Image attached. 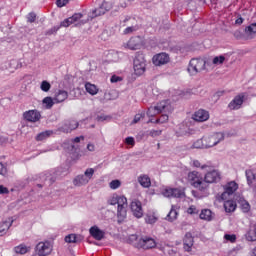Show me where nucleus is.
<instances>
[{"instance_id":"obj_1","label":"nucleus","mask_w":256,"mask_h":256,"mask_svg":"<svg viewBox=\"0 0 256 256\" xmlns=\"http://www.w3.org/2000/svg\"><path fill=\"white\" fill-rule=\"evenodd\" d=\"M159 113H164L160 116V118L153 121V119H150L148 123H167L169 121V114L173 113V106L171 105V101L164 100L155 106H151L148 108L147 116L148 117H155V115H159Z\"/></svg>"},{"instance_id":"obj_2","label":"nucleus","mask_w":256,"mask_h":256,"mask_svg":"<svg viewBox=\"0 0 256 256\" xmlns=\"http://www.w3.org/2000/svg\"><path fill=\"white\" fill-rule=\"evenodd\" d=\"M108 205H118L117 207V219L118 223L121 224L127 219V197L118 194H113L108 200Z\"/></svg>"},{"instance_id":"obj_3","label":"nucleus","mask_w":256,"mask_h":256,"mask_svg":"<svg viewBox=\"0 0 256 256\" xmlns=\"http://www.w3.org/2000/svg\"><path fill=\"white\" fill-rule=\"evenodd\" d=\"M94 175H95V169L87 168L84 174L77 175L73 179L74 187H85V185H88L91 179H93Z\"/></svg>"},{"instance_id":"obj_4","label":"nucleus","mask_w":256,"mask_h":256,"mask_svg":"<svg viewBox=\"0 0 256 256\" xmlns=\"http://www.w3.org/2000/svg\"><path fill=\"white\" fill-rule=\"evenodd\" d=\"M188 181L192 187L199 189V191H205L209 187L197 171H192L188 174Z\"/></svg>"},{"instance_id":"obj_5","label":"nucleus","mask_w":256,"mask_h":256,"mask_svg":"<svg viewBox=\"0 0 256 256\" xmlns=\"http://www.w3.org/2000/svg\"><path fill=\"white\" fill-rule=\"evenodd\" d=\"M205 65H207V62L205 61V59L193 58L190 60L187 71L191 75H197V73H201V71H205Z\"/></svg>"},{"instance_id":"obj_6","label":"nucleus","mask_w":256,"mask_h":256,"mask_svg":"<svg viewBox=\"0 0 256 256\" xmlns=\"http://www.w3.org/2000/svg\"><path fill=\"white\" fill-rule=\"evenodd\" d=\"M224 140H225V134L221 132H217L210 136L204 137L206 149L215 147V145H219V143H221V141H224Z\"/></svg>"},{"instance_id":"obj_7","label":"nucleus","mask_w":256,"mask_h":256,"mask_svg":"<svg viewBox=\"0 0 256 256\" xmlns=\"http://www.w3.org/2000/svg\"><path fill=\"white\" fill-rule=\"evenodd\" d=\"M145 67H147L145 56L143 54H137L134 59V73L136 75H143L145 73Z\"/></svg>"},{"instance_id":"obj_8","label":"nucleus","mask_w":256,"mask_h":256,"mask_svg":"<svg viewBox=\"0 0 256 256\" xmlns=\"http://www.w3.org/2000/svg\"><path fill=\"white\" fill-rule=\"evenodd\" d=\"M243 103H245V93H240L230 101L228 109L230 111H239L243 107Z\"/></svg>"},{"instance_id":"obj_9","label":"nucleus","mask_w":256,"mask_h":256,"mask_svg":"<svg viewBox=\"0 0 256 256\" xmlns=\"http://www.w3.org/2000/svg\"><path fill=\"white\" fill-rule=\"evenodd\" d=\"M53 251V244L49 241L39 242L35 247L36 255H49Z\"/></svg>"},{"instance_id":"obj_10","label":"nucleus","mask_w":256,"mask_h":256,"mask_svg":"<svg viewBox=\"0 0 256 256\" xmlns=\"http://www.w3.org/2000/svg\"><path fill=\"white\" fill-rule=\"evenodd\" d=\"M22 117L28 123H37V121H41V112L38 110H28L23 113Z\"/></svg>"},{"instance_id":"obj_11","label":"nucleus","mask_w":256,"mask_h":256,"mask_svg":"<svg viewBox=\"0 0 256 256\" xmlns=\"http://www.w3.org/2000/svg\"><path fill=\"white\" fill-rule=\"evenodd\" d=\"M154 247H157V242H155V239L147 236L140 238L137 244L138 249H153Z\"/></svg>"},{"instance_id":"obj_12","label":"nucleus","mask_w":256,"mask_h":256,"mask_svg":"<svg viewBox=\"0 0 256 256\" xmlns=\"http://www.w3.org/2000/svg\"><path fill=\"white\" fill-rule=\"evenodd\" d=\"M169 61H170L169 54L165 52L156 54L152 58V62L154 63V65H156V67H161V65H167Z\"/></svg>"},{"instance_id":"obj_13","label":"nucleus","mask_w":256,"mask_h":256,"mask_svg":"<svg viewBox=\"0 0 256 256\" xmlns=\"http://www.w3.org/2000/svg\"><path fill=\"white\" fill-rule=\"evenodd\" d=\"M221 181V174L217 170H209L204 176V183L209 185V183H217Z\"/></svg>"},{"instance_id":"obj_14","label":"nucleus","mask_w":256,"mask_h":256,"mask_svg":"<svg viewBox=\"0 0 256 256\" xmlns=\"http://www.w3.org/2000/svg\"><path fill=\"white\" fill-rule=\"evenodd\" d=\"M130 209L134 217H137V219H141V217H143V206L141 201L137 199L133 200L130 204Z\"/></svg>"},{"instance_id":"obj_15","label":"nucleus","mask_w":256,"mask_h":256,"mask_svg":"<svg viewBox=\"0 0 256 256\" xmlns=\"http://www.w3.org/2000/svg\"><path fill=\"white\" fill-rule=\"evenodd\" d=\"M237 189H239V185H237L235 181L229 182L225 186V191L221 194V199L223 201H227L229 195H233V193H235Z\"/></svg>"},{"instance_id":"obj_16","label":"nucleus","mask_w":256,"mask_h":256,"mask_svg":"<svg viewBox=\"0 0 256 256\" xmlns=\"http://www.w3.org/2000/svg\"><path fill=\"white\" fill-rule=\"evenodd\" d=\"M164 197H176L177 199H181L184 197L185 192L179 188H166L162 192Z\"/></svg>"},{"instance_id":"obj_17","label":"nucleus","mask_w":256,"mask_h":256,"mask_svg":"<svg viewBox=\"0 0 256 256\" xmlns=\"http://www.w3.org/2000/svg\"><path fill=\"white\" fill-rule=\"evenodd\" d=\"M247 185L256 192V169H247L245 171Z\"/></svg>"},{"instance_id":"obj_18","label":"nucleus","mask_w":256,"mask_h":256,"mask_svg":"<svg viewBox=\"0 0 256 256\" xmlns=\"http://www.w3.org/2000/svg\"><path fill=\"white\" fill-rule=\"evenodd\" d=\"M192 119L194 121H198V123L209 121V111L205 109H199L193 114Z\"/></svg>"},{"instance_id":"obj_19","label":"nucleus","mask_w":256,"mask_h":256,"mask_svg":"<svg viewBox=\"0 0 256 256\" xmlns=\"http://www.w3.org/2000/svg\"><path fill=\"white\" fill-rule=\"evenodd\" d=\"M83 18V14L76 13L72 17L66 18L64 21L60 23V27H69L73 25V23H77Z\"/></svg>"},{"instance_id":"obj_20","label":"nucleus","mask_w":256,"mask_h":256,"mask_svg":"<svg viewBox=\"0 0 256 256\" xmlns=\"http://www.w3.org/2000/svg\"><path fill=\"white\" fill-rule=\"evenodd\" d=\"M109 9H111L109 3L103 2L99 8L92 11L91 18L93 19L95 17H101V15H105Z\"/></svg>"},{"instance_id":"obj_21","label":"nucleus","mask_w":256,"mask_h":256,"mask_svg":"<svg viewBox=\"0 0 256 256\" xmlns=\"http://www.w3.org/2000/svg\"><path fill=\"white\" fill-rule=\"evenodd\" d=\"M126 47L131 51H137V49H141V37L136 36L130 38L126 44Z\"/></svg>"},{"instance_id":"obj_22","label":"nucleus","mask_w":256,"mask_h":256,"mask_svg":"<svg viewBox=\"0 0 256 256\" xmlns=\"http://www.w3.org/2000/svg\"><path fill=\"white\" fill-rule=\"evenodd\" d=\"M91 237L96 239V241H101L105 237V232L97 226H92L89 230Z\"/></svg>"},{"instance_id":"obj_23","label":"nucleus","mask_w":256,"mask_h":256,"mask_svg":"<svg viewBox=\"0 0 256 256\" xmlns=\"http://www.w3.org/2000/svg\"><path fill=\"white\" fill-rule=\"evenodd\" d=\"M138 183H140L141 187H144V189H149L151 187V178H149V175L141 174L137 178Z\"/></svg>"},{"instance_id":"obj_24","label":"nucleus","mask_w":256,"mask_h":256,"mask_svg":"<svg viewBox=\"0 0 256 256\" xmlns=\"http://www.w3.org/2000/svg\"><path fill=\"white\" fill-rule=\"evenodd\" d=\"M11 225H13V220L9 218L8 220L0 223V237H3L7 231L11 228Z\"/></svg>"},{"instance_id":"obj_25","label":"nucleus","mask_w":256,"mask_h":256,"mask_svg":"<svg viewBox=\"0 0 256 256\" xmlns=\"http://www.w3.org/2000/svg\"><path fill=\"white\" fill-rule=\"evenodd\" d=\"M67 97H69V93H67V91L59 90L55 94L54 101L55 103H63V101H65Z\"/></svg>"},{"instance_id":"obj_26","label":"nucleus","mask_w":256,"mask_h":256,"mask_svg":"<svg viewBox=\"0 0 256 256\" xmlns=\"http://www.w3.org/2000/svg\"><path fill=\"white\" fill-rule=\"evenodd\" d=\"M191 247H193V235L188 232L184 237V249L189 252L191 251Z\"/></svg>"},{"instance_id":"obj_27","label":"nucleus","mask_w":256,"mask_h":256,"mask_svg":"<svg viewBox=\"0 0 256 256\" xmlns=\"http://www.w3.org/2000/svg\"><path fill=\"white\" fill-rule=\"evenodd\" d=\"M247 241H256V224H251L245 235Z\"/></svg>"},{"instance_id":"obj_28","label":"nucleus","mask_w":256,"mask_h":256,"mask_svg":"<svg viewBox=\"0 0 256 256\" xmlns=\"http://www.w3.org/2000/svg\"><path fill=\"white\" fill-rule=\"evenodd\" d=\"M224 209L226 213H233V211L237 209V203H235L233 200H226L224 202Z\"/></svg>"},{"instance_id":"obj_29","label":"nucleus","mask_w":256,"mask_h":256,"mask_svg":"<svg viewBox=\"0 0 256 256\" xmlns=\"http://www.w3.org/2000/svg\"><path fill=\"white\" fill-rule=\"evenodd\" d=\"M14 251L18 255H26V253H29V251H31V247L26 246L25 244H20L14 248Z\"/></svg>"},{"instance_id":"obj_30","label":"nucleus","mask_w":256,"mask_h":256,"mask_svg":"<svg viewBox=\"0 0 256 256\" xmlns=\"http://www.w3.org/2000/svg\"><path fill=\"white\" fill-rule=\"evenodd\" d=\"M245 34L249 39H253L256 36V23H252L246 27Z\"/></svg>"},{"instance_id":"obj_31","label":"nucleus","mask_w":256,"mask_h":256,"mask_svg":"<svg viewBox=\"0 0 256 256\" xmlns=\"http://www.w3.org/2000/svg\"><path fill=\"white\" fill-rule=\"evenodd\" d=\"M51 135H53V130H46V131L40 132L36 136V141H46V139H49Z\"/></svg>"},{"instance_id":"obj_32","label":"nucleus","mask_w":256,"mask_h":256,"mask_svg":"<svg viewBox=\"0 0 256 256\" xmlns=\"http://www.w3.org/2000/svg\"><path fill=\"white\" fill-rule=\"evenodd\" d=\"M85 89L89 95H97L99 93V88L95 84L87 82L85 84Z\"/></svg>"},{"instance_id":"obj_33","label":"nucleus","mask_w":256,"mask_h":256,"mask_svg":"<svg viewBox=\"0 0 256 256\" xmlns=\"http://www.w3.org/2000/svg\"><path fill=\"white\" fill-rule=\"evenodd\" d=\"M85 137L84 136H79L74 139L70 140V151H77L79 149V146H76L75 143H81V141H84Z\"/></svg>"},{"instance_id":"obj_34","label":"nucleus","mask_w":256,"mask_h":256,"mask_svg":"<svg viewBox=\"0 0 256 256\" xmlns=\"http://www.w3.org/2000/svg\"><path fill=\"white\" fill-rule=\"evenodd\" d=\"M193 149H207V146L205 145V137L202 139L196 140L193 145Z\"/></svg>"},{"instance_id":"obj_35","label":"nucleus","mask_w":256,"mask_h":256,"mask_svg":"<svg viewBox=\"0 0 256 256\" xmlns=\"http://www.w3.org/2000/svg\"><path fill=\"white\" fill-rule=\"evenodd\" d=\"M200 219H203L204 221H211L212 219V212L209 209H204L200 213Z\"/></svg>"},{"instance_id":"obj_36","label":"nucleus","mask_w":256,"mask_h":256,"mask_svg":"<svg viewBox=\"0 0 256 256\" xmlns=\"http://www.w3.org/2000/svg\"><path fill=\"white\" fill-rule=\"evenodd\" d=\"M179 215V212H177V208L175 206H172L170 212L168 213L166 219L168 221H175L177 219V216Z\"/></svg>"},{"instance_id":"obj_37","label":"nucleus","mask_w":256,"mask_h":256,"mask_svg":"<svg viewBox=\"0 0 256 256\" xmlns=\"http://www.w3.org/2000/svg\"><path fill=\"white\" fill-rule=\"evenodd\" d=\"M42 103H43V105H45L46 109H51L53 107L54 103H57V102H55V98L53 99V98L47 96L42 100Z\"/></svg>"},{"instance_id":"obj_38","label":"nucleus","mask_w":256,"mask_h":256,"mask_svg":"<svg viewBox=\"0 0 256 256\" xmlns=\"http://www.w3.org/2000/svg\"><path fill=\"white\" fill-rule=\"evenodd\" d=\"M40 89L44 93H49V91L51 90V83H49V81L47 80H43L40 84Z\"/></svg>"},{"instance_id":"obj_39","label":"nucleus","mask_w":256,"mask_h":256,"mask_svg":"<svg viewBox=\"0 0 256 256\" xmlns=\"http://www.w3.org/2000/svg\"><path fill=\"white\" fill-rule=\"evenodd\" d=\"M65 241H66V243H79V239H78L77 235H75V234H70V235L66 236Z\"/></svg>"},{"instance_id":"obj_40","label":"nucleus","mask_w":256,"mask_h":256,"mask_svg":"<svg viewBox=\"0 0 256 256\" xmlns=\"http://www.w3.org/2000/svg\"><path fill=\"white\" fill-rule=\"evenodd\" d=\"M145 222L148 223L149 225H153L154 223H157V218L155 217L154 214H148L145 217Z\"/></svg>"},{"instance_id":"obj_41","label":"nucleus","mask_w":256,"mask_h":256,"mask_svg":"<svg viewBox=\"0 0 256 256\" xmlns=\"http://www.w3.org/2000/svg\"><path fill=\"white\" fill-rule=\"evenodd\" d=\"M135 31H139V26H129L123 31V33L124 35H131V33H135Z\"/></svg>"},{"instance_id":"obj_42","label":"nucleus","mask_w":256,"mask_h":256,"mask_svg":"<svg viewBox=\"0 0 256 256\" xmlns=\"http://www.w3.org/2000/svg\"><path fill=\"white\" fill-rule=\"evenodd\" d=\"M128 242L137 247V245L139 244V237L137 236V234H132L129 236Z\"/></svg>"},{"instance_id":"obj_43","label":"nucleus","mask_w":256,"mask_h":256,"mask_svg":"<svg viewBox=\"0 0 256 256\" xmlns=\"http://www.w3.org/2000/svg\"><path fill=\"white\" fill-rule=\"evenodd\" d=\"M225 62V56H216L213 58V65H223Z\"/></svg>"},{"instance_id":"obj_44","label":"nucleus","mask_w":256,"mask_h":256,"mask_svg":"<svg viewBox=\"0 0 256 256\" xmlns=\"http://www.w3.org/2000/svg\"><path fill=\"white\" fill-rule=\"evenodd\" d=\"M109 187L110 189H119V187H121V181L120 180H112L110 183H109Z\"/></svg>"},{"instance_id":"obj_45","label":"nucleus","mask_w":256,"mask_h":256,"mask_svg":"<svg viewBox=\"0 0 256 256\" xmlns=\"http://www.w3.org/2000/svg\"><path fill=\"white\" fill-rule=\"evenodd\" d=\"M193 167H200L202 170L203 169H211V167L207 164L201 165V162H199V160H194L193 161Z\"/></svg>"},{"instance_id":"obj_46","label":"nucleus","mask_w":256,"mask_h":256,"mask_svg":"<svg viewBox=\"0 0 256 256\" xmlns=\"http://www.w3.org/2000/svg\"><path fill=\"white\" fill-rule=\"evenodd\" d=\"M187 213L189 215H198L199 213V209H197V207L195 205H192L190 206L188 209H187Z\"/></svg>"},{"instance_id":"obj_47","label":"nucleus","mask_w":256,"mask_h":256,"mask_svg":"<svg viewBox=\"0 0 256 256\" xmlns=\"http://www.w3.org/2000/svg\"><path fill=\"white\" fill-rule=\"evenodd\" d=\"M224 239L230 241V243H235V241H237V236H235V234H225Z\"/></svg>"},{"instance_id":"obj_48","label":"nucleus","mask_w":256,"mask_h":256,"mask_svg":"<svg viewBox=\"0 0 256 256\" xmlns=\"http://www.w3.org/2000/svg\"><path fill=\"white\" fill-rule=\"evenodd\" d=\"M10 65L13 69H21L23 67V65L21 64V62L17 61V60H11L10 61Z\"/></svg>"},{"instance_id":"obj_49","label":"nucleus","mask_w":256,"mask_h":256,"mask_svg":"<svg viewBox=\"0 0 256 256\" xmlns=\"http://www.w3.org/2000/svg\"><path fill=\"white\" fill-rule=\"evenodd\" d=\"M77 127H79V122L71 121L69 124V130H66V133H69V131H74V129H77Z\"/></svg>"},{"instance_id":"obj_50","label":"nucleus","mask_w":256,"mask_h":256,"mask_svg":"<svg viewBox=\"0 0 256 256\" xmlns=\"http://www.w3.org/2000/svg\"><path fill=\"white\" fill-rule=\"evenodd\" d=\"M143 117H145V112L136 114L134 116L133 123H139V121H141V119H143Z\"/></svg>"},{"instance_id":"obj_51","label":"nucleus","mask_w":256,"mask_h":256,"mask_svg":"<svg viewBox=\"0 0 256 256\" xmlns=\"http://www.w3.org/2000/svg\"><path fill=\"white\" fill-rule=\"evenodd\" d=\"M28 23H35V19H37V15L33 12L28 14Z\"/></svg>"},{"instance_id":"obj_52","label":"nucleus","mask_w":256,"mask_h":256,"mask_svg":"<svg viewBox=\"0 0 256 256\" xmlns=\"http://www.w3.org/2000/svg\"><path fill=\"white\" fill-rule=\"evenodd\" d=\"M126 145H131L132 147L135 145V138L133 137H127L125 139Z\"/></svg>"},{"instance_id":"obj_53","label":"nucleus","mask_w":256,"mask_h":256,"mask_svg":"<svg viewBox=\"0 0 256 256\" xmlns=\"http://www.w3.org/2000/svg\"><path fill=\"white\" fill-rule=\"evenodd\" d=\"M162 131L161 130H151L149 133L150 137H159L161 135Z\"/></svg>"},{"instance_id":"obj_54","label":"nucleus","mask_w":256,"mask_h":256,"mask_svg":"<svg viewBox=\"0 0 256 256\" xmlns=\"http://www.w3.org/2000/svg\"><path fill=\"white\" fill-rule=\"evenodd\" d=\"M67 3H69V0H57L56 1L57 7H65V5H67Z\"/></svg>"},{"instance_id":"obj_55","label":"nucleus","mask_w":256,"mask_h":256,"mask_svg":"<svg viewBox=\"0 0 256 256\" xmlns=\"http://www.w3.org/2000/svg\"><path fill=\"white\" fill-rule=\"evenodd\" d=\"M110 81L111 83H119V81H123V78L117 76V75H113L111 78H110Z\"/></svg>"},{"instance_id":"obj_56","label":"nucleus","mask_w":256,"mask_h":256,"mask_svg":"<svg viewBox=\"0 0 256 256\" xmlns=\"http://www.w3.org/2000/svg\"><path fill=\"white\" fill-rule=\"evenodd\" d=\"M0 175H7V167L0 162Z\"/></svg>"},{"instance_id":"obj_57","label":"nucleus","mask_w":256,"mask_h":256,"mask_svg":"<svg viewBox=\"0 0 256 256\" xmlns=\"http://www.w3.org/2000/svg\"><path fill=\"white\" fill-rule=\"evenodd\" d=\"M7 193H9V189L3 185H0V195H7Z\"/></svg>"},{"instance_id":"obj_58","label":"nucleus","mask_w":256,"mask_h":256,"mask_svg":"<svg viewBox=\"0 0 256 256\" xmlns=\"http://www.w3.org/2000/svg\"><path fill=\"white\" fill-rule=\"evenodd\" d=\"M251 208V206H249V202H245L242 205V209L247 213V211H249V209Z\"/></svg>"},{"instance_id":"obj_59","label":"nucleus","mask_w":256,"mask_h":256,"mask_svg":"<svg viewBox=\"0 0 256 256\" xmlns=\"http://www.w3.org/2000/svg\"><path fill=\"white\" fill-rule=\"evenodd\" d=\"M108 118H109V117H108V116H105V115L98 116V117H97V121H101V122L107 121Z\"/></svg>"},{"instance_id":"obj_60","label":"nucleus","mask_w":256,"mask_h":256,"mask_svg":"<svg viewBox=\"0 0 256 256\" xmlns=\"http://www.w3.org/2000/svg\"><path fill=\"white\" fill-rule=\"evenodd\" d=\"M87 149H88V151L93 152V151H95V145H94V144L89 143V144L87 145Z\"/></svg>"},{"instance_id":"obj_61","label":"nucleus","mask_w":256,"mask_h":256,"mask_svg":"<svg viewBox=\"0 0 256 256\" xmlns=\"http://www.w3.org/2000/svg\"><path fill=\"white\" fill-rule=\"evenodd\" d=\"M46 181H48L49 185H52V183H55V178L47 176Z\"/></svg>"},{"instance_id":"obj_62","label":"nucleus","mask_w":256,"mask_h":256,"mask_svg":"<svg viewBox=\"0 0 256 256\" xmlns=\"http://www.w3.org/2000/svg\"><path fill=\"white\" fill-rule=\"evenodd\" d=\"M235 23H236V25H242L243 18L240 17V18L236 19Z\"/></svg>"},{"instance_id":"obj_63","label":"nucleus","mask_w":256,"mask_h":256,"mask_svg":"<svg viewBox=\"0 0 256 256\" xmlns=\"http://www.w3.org/2000/svg\"><path fill=\"white\" fill-rule=\"evenodd\" d=\"M217 97H221L223 95V91H219L216 93Z\"/></svg>"},{"instance_id":"obj_64","label":"nucleus","mask_w":256,"mask_h":256,"mask_svg":"<svg viewBox=\"0 0 256 256\" xmlns=\"http://www.w3.org/2000/svg\"><path fill=\"white\" fill-rule=\"evenodd\" d=\"M253 255L256 256V248L253 249Z\"/></svg>"}]
</instances>
